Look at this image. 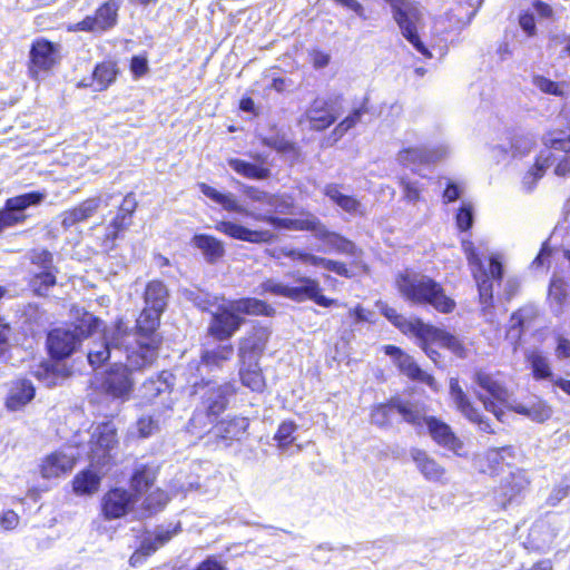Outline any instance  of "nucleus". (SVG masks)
Returning <instances> with one entry per match:
<instances>
[{"label": "nucleus", "instance_id": "f257e3e1", "mask_svg": "<svg viewBox=\"0 0 570 570\" xmlns=\"http://www.w3.org/2000/svg\"><path fill=\"white\" fill-rule=\"evenodd\" d=\"M198 187L206 197L222 205L225 210L249 216L258 220H267L279 228L317 230L326 239L327 244L335 247V249H348L353 246L348 239L341 235L325 230L316 218L303 222L273 217L272 213L287 214L291 212L293 200L286 195H273L253 186H244L243 193L246 198L258 204V207L252 210L240 205L230 193L223 194L205 183H200Z\"/></svg>", "mask_w": 570, "mask_h": 570}, {"label": "nucleus", "instance_id": "f03ea898", "mask_svg": "<svg viewBox=\"0 0 570 570\" xmlns=\"http://www.w3.org/2000/svg\"><path fill=\"white\" fill-rule=\"evenodd\" d=\"M542 142L544 148L538 155L535 163L523 177V185L531 190L542 178L546 170L554 165V174L559 177L570 175V134L563 130L548 131Z\"/></svg>", "mask_w": 570, "mask_h": 570}, {"label": "nucleus", "instance_id": "7ed1b4c3", "mask_svg": "<svg viewBox=\"0 0 570 570\" xmlns=\"http://www.w3.org/2000/svg\"><path fill=\"white\" fill-rule=\"evenodd\" d=\"M164 311H155L146 305L137 320V333L131 334L126 345V360L132 368L150 366L158 355L160 341L155 333Z\"/></svg>", "mask_w": 570, "mask_h": 570}, {"label": "nucleus", "instance_id": "20e7f679", "mask_svg": "<svg viewBox=\"0 0 570 570\" xmlns=\"http://www.w3.org/2000/svg\"><path fill=\"white\" fill-rule=\"evenodd\" d=\"M401 295L414 304H429L441 313H451L455 302L443 287L426 275L406 271L396 278Z\"/></svg>", "mask_w": 570, "mask_h": 570}, {"label": "nucleus", "instance_id": "39448f33", "mask_svg": "<svg viewBox=\"0 0 570 570\" xmlns=\"http://www.w3.org/2000/svg\"><path fill=\"white\" fill-rule=\"evenodd\" d=\"M271 309L272 308L263 301L256 298H243L229 302L227 305L220 306L218 311L213 314L208 332L217 340H228L242 324V318L238 313L268 315Z\"/></svg>", "mask_w": 570, "mask_h": 570}, {"label": "nucleus", "instance_id": "423d86ee", "mask_svg": "<svg viewBox=\"0 0 570 570\" xmlns=\"http://www.w3.org/2000/svg\"><path fill=\"white\" fill-rule=\"evenodd\" d=\"M99 321L92 315L86 316L82 325L73 327H59L48 334V348L52 357L65 358L70 356L86 335H92Z\"/></svg>", "mask_w": 570, "mask_h": 570}, {"label": "nucleus", "instance_id": "0eeeda50", "mask_svg": "<svg viewBox=\"0 0 570 570\" xmlns=\"http://www.w3.org/2000/svg\"><path fill=\"white\" fill-rule=\"evenodd\" d=\"M475 384L480 387L476 391L479 401L488 412L494 414L499 421H503L504 411L501 406L511 409L510 391L492 374L484 371H476L473 377Z\"/></svg>", "mask_w": 570, "mask_h": 570}, {"label": "nucleus", "instance_id": "6e6552de", "mask_svg": "<svg viewBox=\"0 0 570 570\" xmlns=\"http://www.w3.org/2000/svg\"><path fill=\"white\" fill-rule=\"evenodd\" d=\"M385 1L392 7L393 17L399 24L403 37L411 42L419 52L425 57H431V53L417 35L423 20V12L421 8L410 0Z\"/></svg>", "mask_w": 570, "mask_h": 570}, {"label": "nucleus", "instance_id": "1a4fd4ad", "mask_svg": "<svg viewBox=\"0 0 570 570\" xmlns=\"http://www.w3.org/2000/svg\"><path fill=\"white\" fill-rule=\"evenodd\" d=\"M469 263L476 281L480 299L488 304L492 299L493 285L491 279H499L502 275V264L498 256L489 252H470Z\"/></svg>", "mask_w": 570, "mask_h": 570}, {"label": "nucleus", "instance_id": "9d476101", "mask_svg": "<svg viewBox=\"0 0 570 570\" xmlns=\"http://www.w3.org/2000/svg\"><path fill=\"white\" fill-rule=\"evenodd\" d=\"M130 337L127 326L118 321L112 328L105 333L100 342H92L88 347L87 358L89 364L94 367L100 366L110 358L112 353L119 352L121 347L126 350Z\"/></svg>", "mask_w": 570, "mask_h": 570}, {"label": "nucleus", "instance_id": "9b49d317", "mask_svg": "<svg viewBox=\"0 0 570 570\" xmlns=\"http://www.w3.org/2000/svg\"><path fill=\"white\" fill-rule=\"evenodd\" d=\"M263 287L265 291L294 301L312 299L320 306L324 307L336 305L335 301L330 299L320 293L318 284L311 278H301L295 286H287L268 281L263 284Z\"/></svg>", "mask_w": 570, "mask_h": 570}, {"label": "nucleus", "instance_id": "f8f14e48", "mask_svg": "<svg viewBox=\"0 0 570 570\" xmlns=\"http://www.w3.org/2000/svg\"><path fill=\"white\" fill-rule=\"evenodd\" d=\"M430 343H438L461 358L468 357L470 353V347L459 337L444 330L425 324L419 338V345L424 350L426 355L435 362L439 354L429 346Z\"/></svg>", "mask_w": 570, "mask_h": 570}, {"label": "nucleus", "instance_id": "ddd939ff", "mask_svg": "<svg viewBox=\"0 0 570 570\" xmlns=\"http://www.w3.org/2000/svg\"><path fill=\"white\" fill-rule=\"evenodd\" d=\"M117 445V429L112 423L107 422L95 426L90 438V460L92 464H106Z\"/></svg>", "mask_w": 570, "mask_h": 570}, {"label": "nucleus", "instance_id": "4468645a", "mask_svg": "<svg viewBox=\"0 0 570 570\" xmlns=\"http://www.w3.org/2000/svg\"><path fill=\"white\" fill-rule=\"evenodd\" d=\"M120 2L118 0H107L92 16H87L79 21L72 30L87 31L92 33H102L117 24Z\"/></svg>", "mask_w": 570, "mask_h": 570}, {"label": "nucleus", "instance_id": "2eb2a0df", "mask_svg": "<svg viewBox=\"0 0 570 570\" xmlns=\"http://www.w3.org/2000/svg\"><path fill=\"white\" fill-rule=\"evenodd\" d=\"M422 424L426 425L431 438L438 445L451 451L458 456H466L463 441L454 434L450 425L433 416H425L423 409L420 425Z\"/></svg>", "mask_w": 570, "mask_h": 570}, {"label": "nucleus", "instance_id": "dca6fc26", "mask_svg": "<svg viewBox=\"0 0 570 570\" xmlns=\"http://www.w3.org/2000/svg\"><path fill=\"white\" fill-rule=\"evenodd\" d=\"M139 370L132 368L128 361L126 365L115 363L106 373L104 390L115 399L128 400L134 389L131 372Z\"/></svg>", "mask_w": 570, "mask_h": 570}, {"label": "nucleus", "instance_id": "f3484780", "mask_svg": "<svg viewBox=\"0 0 570 570\" xmlns=\"http://www.w3.org/2000/svg\"><path fill=\"white\" fill-rule=\"evenodd\" d=\"M450 400L458 412H460L466 420L476 424L479 429L487 433H492L490 423L482 417L478 409L473 405L469 395L460 385L458 379L452 377L449 383Z\"/></svg>", "mask_w": 570, "mask_h": 570}, {"label": "nucleus", "instance_id": "a211bd4d", "mask_svg": "<svg viewBox=\"0 0 570 570\" xmlns=\"http://www.w3.org/2000/svg\"><path fill=\"white\" fill-rule=\"evenodd\" d=\"M396 410L406 421L413 425L421 424L422 409L409 402L392 400L389 404H380L372 410L371 421L377 426H385L390 422V413Z\"/></svg>", "mask_w": 570, "mask_h": 570}, {"label": "nucleus", "instance_id": "6ab92c4d", "mask_svg": "<svg viewBox=\"0 0 570 570\" xmlns=\"http://www.w3.org/2000/svg\"><path fill=\"white\" fill-rule=\"evenodd\" d=\"M191 384L196 389V394L199 393V390H205L202 393L203 405L206 416L212 422L225 410L227 404L226 396L233 393V386L227 383L222 385L206 383L204 386H200L197 379L191 381Z\"/></svg>", "mask_w": 570, "mask_h": 570}, {"label": "nucleus", "instance_id": "aec40b11", "mask_svg": "<svg viewBox=\"0 0 570 570\" xmlns=\"http://www.w3.org/2000/svg\"><path fill=\"white\" fill-rule=\"evenodd\" d=\"M79 452L73 446H66L48 454L40 465L41 475L46 479L58 478L75 466Z\"/></svg>", "mask_w": 570, "mask_h": 570}, {"label": "nucleus", "instance_id": "412c9836", "mask_svg": "<svg viewBox=\"0 0 570 570\" xmlns=\"http://www.w3.org/2000/svg\"><path fill=\"white\" fill-rule=\"evenodd\" d=\"M136 502V495L129 491L115 488L106 492L101 498V512L106 520H115L125 517L131 511Z\"/></svg>", "mask_w": 570, "mask_h": 570}, {"label": "nucleus", "instance_id": "4be33fe9", "mask_svg": "<svg viewBox=\"0 0 570 570\" xmlns=\"http://www.w3.org/2000/svg\"><path fill=\"white\" fill-rule=\"evenodd\" d=\"M268 338L269 332L266 327H257L247 333L239 342V362L250 366L252 364L259 363Z\"/></svg>", "mask_w": 570, "mask_h": 570}, {"label": "nucleus", "instance_id": "5701e85b", "mask_svg": "<svg viewBox=\"0 0 570 570\" xmlns=\"http://www.w3.org/2000/svg\"><path fill=\"white\" fill-rule=\"evenodd\" d=\"M59 45L45 39L36 40L30 49L31 71L50 70L59 60Z\"/></svg>", "mask_w": 570, "mask_h": 570}, {"label": "nucleus", "instance_id": "b1692460", "mask_svg": "<svg viewBox=\"0 0 570 570\" xmlns=\"http://www.w3.org/2000/svg\"><path fill=\"white\" fill-rule=\"evenodd\" d=\"M338 111L334 104L315 99L305 112V119L308 121L309 128L313 130H324L328 128L337 119Z\"/></svg>", "mask_w": 570, "mask_h": 570}, {"label": "nucleus", "instance_id": "393cba45", "mask_svg": "<svg viewBox=\"0 0 570 570\" xmlns=\"http://www.w3.org/2000/svg\"><path fill=\"white\" fill-rule=\"evenodd\" d=\"M448 154L449 149L444 145L435 148L413 147L401 150L399 153V161L405 166L432 164L443 159Z\"/></svg>", "mask_w": 570, "mask_h": 570}, {"label": "nucleus", "instance_id": "a878e982", "mask_svg": "<svg viewBox=\"0 0 570 570\" xmlns=\"http://www.w3.org/2000/svg\"><path fill=\"white\" fill-rule=\"evenodd\" d=\"M234 355L232 344L218 345L215 348L203 352L200 362L195 365L197 376L204 381L205 374L223 367L224 363L229 361Z\"/></svg>", "mask_w": 570, "mask_h": 570}, {"label": "nucleus", "instance_id": "bb28decb", "mask_svg": "<svg viewBox=\"0 0 570 570\" xmlns=\"http://www.w3.org/2000/svg\"><path fill=\"white\" fill-rule=\"evenodd\" d=\"M323 193L333 204L346 214L353 217H363L366 215V207L362 202L355 196L342 193L340 185L333 183L326 184L323 188Z\"/></svg>", "mask_w": 570, "mask_h": 570}, {"label": "nucleus", "instance_id": "cd10ccee", "mask_svg": "<svg viewBox=\"0 0 570 570\" xmlns=\"http://www.w3.org/2000/svg\"><path fill=\"white\" fill-rule=\"evenodd\" d=\"M410 454L413 462L415 463L416 469L426 480L445 483V468L441 465L434 458L429 455L428 452L420 449H412Z\"/></svg>", "mask_w": 570, "mask_h": 570}, {"label": "nucleus", "instance_id": "c85d7f7f", "mask_svg": "<svg viewBox=\"0 0 570 570\" xmlns=\"http://www.w3.org/2000/svg\"><path fill=\"white\" fill-rule=\"evenodd\" d=\"M101 205V197L87 198L77 206L60 214L61 225L65 229L76 226L92 217Z\"/></svg>", "mask_w": 570, "mask_h": 570}, {"label": "nucleus", "instance_id": "c756f323", "mask_svg": "<svg viewBox=\"0 0 570 570\" xmlns=\"http://www.w3.org/2000/svg\"><path fill=\"white\" fill-rule=\"evenodd\" d=\"M32 261L33 263L41 264L43 271L35 275L31 281V286L37 295L43 296L47 294L49 287L53 286L56 283V276L52 273L50 252H40L32 258Z\"/></svg>", "mask_w": 570, "mask_h": 570}, {"label": "nucleus", "instance_id": "7c9ffc66", "mask_svg": "<svg viewBox=\"0 0 570 570\" xmlns=\"http://www.w3.org/2000/svg\"><path fill=\"white\" fill-rule=\"evenodd\" d=\"M528 483V479L522 471L510 473L499 488L498 503L505 508L509 502L527 488Z\"/></svg>", "mask_w": 570, "mask_h": 570}, {"label": "nucleus", "instance_id": "2f4dec72", "mask_svg": "<svg viewBox=\"0 0 570 570\" xmlns=\"http://www.w3.org/2000/svg\"><path fill=\"white\" fill-rule=\"evenodd\" d=\"M381 308L382 314L391 321L402 333L411 334L417 340L420 338L425 323L419 318L407 320L400 315L395 308L387 306L384 303L377 304Z\"/></svg>", "mask_w": 570, "mask_h": 570}, {"label": "nucleus", "instance_id": "473e14b6", "mask_svg": "<svg viewBox=\"0 0 570 570\" xmlns=\"http://www.w3.org/2000/svg\"><path fill=\"white\" fill-rule=\"evenodd\" d=\"M217 229L232 238L248 240L252 243L266 242L272 236L269 232L250 230L242 225L232 222H220L217 225Z\"/></svg>", "mask_w": 570, "mask_h": 570}, {"label": "nucleus", "instance_id": "72a5a7b5", "mask_svg": "<svg viewBox=\"0 0 570 570\" xmlns=\"http://www.w3.org/2000/svg\"><path fill=\"white\" fill-rule=\"evenodd\" d=\"M35 397V387L27 380L14 382L10 389L6 405L11 411H17Z\"/></svg>", "mask_w": 570, "mask_h": 570}, {"label": "nucleus", "instance_id": "f704fd0d", "mask_svg": "<svg viewBox=\"0 0 570 570\" xmlns=\"http://www.w3.org/2000/svg\"><path fill=\"white\" fill-rule=\"evenodd\" d=\"M524 357L535 380L552 381L553 373L547 355L541 351L533 348L527 351Z\"/></svg>", "mask_w": 570, "mask_h": 570}, {"label": "nucleus", "instance_id": "c9c22d12", "mask_svg": "<svg viewBox=\"0 0 570 570\" xmlns=\"http://www.w3.org/2000/svg\"><path fill=\"white\" fill-rule=\"evenodd\" d=\"M173 537L169 530H159L155 538L147 537L142 540L140 548L130 557V564L137 566L142 559L155 552L160 546L168 542Z\"/></svg>", "mask_w": 570, "mask_h": 570}, {"label": "nucleus", "instance_id": "e433bc0d", "mask_svg": "<svg viewBox=\"0 0 570 570\" xmlns=\"http://www.w3.org/2000/svg\"><path fill=\"white\" fill-rule=\"evenodd\" d=\"M101 475L92 469L83 470L72 480V489L77 495H91L99 490Z\"/></svg>", "mask_w": 570, "mask_h": 570}, {"label": "nucleus", "instance_id": "4c0bfd02", "mask_svg": "<svg viewBox=\"0 0 570 570\" xmlns=\"http://www.w3.org/2000/svg\"><path fill=\"white\" fill-rule=\"evenodd\" d=\"M538 316V308L534 305H525L512 314L508 335L519 338L521 332L531 325Z\"/></svg>", "mask_w": 570, "mask_h": 570}, {"label": "nucleus", "instance_id": "58836bf2", "mask_svg": "<svg viewBox=\"0 0 570 570\" xmlns=\"http://www.w3.org/2000/svg\"><path fill=\"white\" fill-rule=\"evenodd\" d=\"M509 458H512L511 448L490 449L479 459V466L482 472L494 474Z\"/></svg>", "mask_w": 570, "mask_h": 570}, {"label": "nucleus", "instance_id": "ea45409f", "mask_svg": "<svg viewBox=\"0 0 570 570\" xmlns=\"http://www.w3.org/2000/svg\"><path fill=\"white\" fill-rule=\"evenodd\" d=\"M397 367L400 371L409 376L412 380H417L420 382H423L431 386L432 389L436 390L435 380L430 374L423 372L417 364L413 361V358L406 354L400 357V360L396 362Z\"/></svg>", "mask_w": 570, "mask_h": 570}, {"label": "nucleus", "instance_id": "a19ab883", "mask_svg": "<svg viewBox=\"0 0 570 570\" xmlns=\"http://www.w3.org/2000/svg\"><path fill=\"white\" fill-rule=\"evenodd\" d=\"M249 423L246 417H233L222 421L217 426V435L224 440H239L246 432Z\"/></svg>", "mask_w": 570, "mask_h": 570}, {"label": "nucleus", "instance_id": "79ce46f5", "mask_svg": "<svg viewBox=\"0 0 570 570\" xmlns=\"http://www.w3.org/2000/svg\"><path fill=\"white\" fill-rule=\"evenodd\" d=\"M511 410L519 414L525 415L538 423L546 422L552 415L551 406L541 400L532 403L530 406L515 404L511 406Z\"/></svg>", "mask_w": 570, "mask_h": 570}, {"label": "nucleus", "instance_id": "37998d69", "mask_svg": "<svg viewBox=\"0 0 570 570\" xmlns=\"http://www.w3.org/2000/svg\"><path fill=\"white\" fill-rule=\"evenodd\" d=\"M168 292L160 282H150L145 292V303L151 309L164 311L167 305Z\"/></svg>", "mask_w": 570, "mask_h": 570}, {"label": "nucleus", "instance_id": "c03bdc74", "mask_svg": "<svg viewBox=\"0 0 570 570\" xmlns=\"http://www.w3.org/2000/svg\"><path fill=\"white\" fill-rule=\"evenodd\" d=\"M118 73L116 63L104 61L98 63L92 72V80L96 82V91L106 90L115 80Z\"/></svg>", "mask_w": 570, "mask_h": 570}, {"label": "nucleus", "instance_id": "a18cd8bd", "mask_svg": "<svg viewBox=\"0 0 570 570\" xmlns=\"http://www.w3.org/2000/svg\"><path fill=\"white\" fill-rule=\"evenodd\" d=\"M239 375L242 383L252 391H262L265 386L259 363L252 364V366L249 364L244 365L240 363Z\"/></svg>", "mask_w": 570, "mask_h": 570}, {"label": "nucleus", "instance_id": "49530a36", "mask_svg": "<svg viewBox=\"0 0 570 570\" xmlns=\"http://www.w3.org/2000/svg\"><path fill=\"white\" fill-rule=\"evenodd\" d=\"M532 85L542 94L556 97H564L568 92L567 81H553L544 76L535 75L532 77Z\"/></svg>", "mask_w": 570, "mask_h": 570}, {"label": "nucleus", "instance_id": "de8ad7c7", "mask_svg": "<svg viewBox=\"0 0 570 570\" xmlns=\"http://www.w3.org/2000/svg\"><path fill=\"white\" fill-rule=\"evenodd\" d=\"M228 165L239 175L252 179H265L269 176V170L258 167L254 164L237 159H228Z\"/></svg>", "mask_w": 570, "mask_h": 570}, {"label": "nucleus", "instance_id": "09e8293b", "mask_svg": "<svg viewBox=\"0 0 570 570\" xmlns=\"http://www.w3.org/2000/svg\"><path fill=\"white\" fill-rule=\"evenodd\" d=\"M46 197L45 193L32 191L7 199V206L16 212L23 213L28 207L39 205Z\"/></svg>", "mask_w": 570, "mask_h": 570}, {"label": "nucleus", "instance_id": "8fccbe9b", "mask_svg": "<svg viewBox=\"0 0 570 570\" xmlns=\"http://www.w3.org/2000/svg\"><path fill=\"white\" fill-rule=\"evenodd\" d=\"M169 501V497L166 492L160 489L151 491L144 500V512L142 517L151 515L160 511Z\"/></svg>", "mask_w": 570, "mask_h": 570}, {"label": "nucleus", "instance_id": "3c124183", "mask_svg": "<svg viewBox=\"0 0 570 570\" xmlns=\"http://www.w3.org/2000/svg\"><path fill=\"white\" fill-rule=\"evenodd\" d=\"M159 432V421L151 415H141L137 419L134 431L138 438L147 439Z\"/></svg>", "mask_w": 570, "mask_h": 570}, {"label": "nucleus", "instance_id": "603ef678", "mask_svg": "<svg viewBox=\"0 0 570 570\" xmlns=\"http://www.w3.org/2000/svg\"><path fill=\"white\" fill-rule=\"evenodd\" d=\"M62 365L60 364H50L45 363L41 364L38 370L35 372V375L38 380L42 381L46 385L51 386L56 385L59 377L67 376V374H61Z\"/></svg>", "mask_w": 570, "mask_h": 570}, {"label": "nucleus", "instance_id": "864d4df0", "mask_svg": "<svg viewBox=\"0 0 570 570\" xmlns=\"http://www.w3.org/2000/svg\"><path fill=\"white\" fill-rule=\"evenodd\" d=\"M303 258L307 263H311L313 265L322 266L323 268L328 269V271H333V272L337 273L338 275H343V276H346V277H351V276L354 275V272H352L350 268H347L345 266V264L340 263V262H335V261H331V259H324V258H316V257L311 256V255H305Z\"/></svg>", "mask_w": 570, "mask_h": 570}, {"label": "nucleus", "instance_id": "5fc2aeb1", "mask_svg": "<svg viewBox=\"0 0 570 570\" xmlns=\"http://www.w3.org/2000/svg\"><path fill=\"white\" fill-rule=\"evenodd\" d=\"M363 110L361 108L353 110L347 117H345L332 131L331 136L337 141L341 139L350 129L354 128L362 119Z\"/></svg>", "mask_w": 570, "mask_h": 570}, {"label": "nucleus", "instance_id": "6e6d98bb", "mask_svg": "<svg viewBox=\"0 0 570 570\" xmlns=\"http://www.w3.org/2000/svg\"><path fill=\"white\" fill-rule=\"evenodd\" d=\"M534 146V139L530 134H514L511 138V150L513 155H527Z\"/></svg>", "mask_w": 570, "mask_h": 570}, {"label": "nucleus", "instance_id": "4d7b16f0", "mask_svg": "<svg viewBox=\"0 0 570 570\" xmlns=\"http://www.w3.org/2000/svg\"><path fill=\"white\" fill-rule=\"evenodd\" d=\"M568 296V287L561 278H553L549 287V298L556 303L558 309L562 308V305Z\"/></svg>", "mask_w": 570, "mask_h": 570}, {"label": "nucleus", "instance_id": "13d9d810", "mask_svg": "<svg viewBox=\"0 0 570 570\" xmlns=\"http://www.w3.org/2000/svg\"><path fill=\"white\" fill-rule=\"evenodd\" d=\"M296 429L297 425L293 421H285L279 425L274 440L278 442L281 449H286L294 441L292 435Z\"/></svg>", "mask_w": 570, "mask_h": 570}, {"label": "nucleus", "instance_id": "bf43d9fd", "mask_svg": "<svg viewBox=\"0 0 570 570\" xmlns=\"http://www.w3.org/2000/svg\"><path fill=\"white\" fill-rule=\"evenodd\" d=\"M153 483L154 474L147 469L137 471L131 478V487L137 494L148 491Z\"/></svg>", "mask_w": 570, "mask_h": 570}, {"label": "nucleus", "instance_id": "052dcab7", "mask_svg": "<svg viewBox=\"0 0 570 570\" xmlns=\"http://www.w3.org/2000/svg\"><path fill=\"white\" fill-rule=\"evenodd\" d=\"M26 220L23 213L11 209L7 204L4 208L0 210V232L4 228L21 224Z\"/></svg>", "mask_w": 570, "mask_h": 570}, {"label": "nucleus", "instance_id": "680f3d73", "mask_svg": "<svg viewBox=\"0 0 570 570\" xmlns=\"http://www.w3.org/2000/svg\"><path fill=\"white\" fill-rule=\"evenodd\" d=\"M127 226H129V222H124L122 216H116L106 227L104 246H108L109 243L114 242Z\"/></svg>", "mask_w": 570, "mask_h": 570}, {"label": "nucleus", "instance_id": "e2e57ef3", "mask_svg": "<svg viewBox=\"0 0 570 570\" xmlns=\"http://www.w3.org/2000/svg\"><path fill=\"white\" fill-rule=\"evenodd\" d=\"M473 224V207L471 204L463 203L456 214V225L459 229L466 230Z\"/></svg>", "mask_w": 570, "mask_h": 570}, {"label": "nucleus", "instance_id": "0e129e2a", "mask_svg": "<svg viewBox=\"0 0 570 570\" xmlns=\"http://www.w3.org/2000/svg\"><path fill=\"white\" fill-rule=\"evenodd\" d=\"M400 185L404 193V198L410 203H416L420 199L422 188L417 183L407 180L405 178L400 179Z\"/></svg>", "mask_w": 570, "mask_h": 570}, {"label": "nucleus", "instance_id": "69168bd1", "mask_svg": "<svg viewBox=\"0 0 570 570\" xmlns=\"http://www.w3.org/2000/svg\"><path fill=\"white\" fill-rule=\"evenodd\" d=\"M193 244L198 249H223L220 242L209 235H196Z\"/></svg>", "mask_w": 570, "mask_h": 570}, {"label": "nucleus", "instance_id": "338daca9", "mask_svg": "<svg viewBox=\"0 0 570 570\" xmlns=\"http://www.w3.org/2000/svg\"><path fill=\"white\" fill-rule=\"evenodd\" d=\"M136 207H137V202H136L134 195L129 194L122 199V203H121L116 216H122L124 222H129V224H130L131 215L135 212Z\"/></svg>", "mask_w": 570, "mask_h": 570}, {"label": "nucleus", "instance_id": "774afa93", "mask_svg": "<svg viewBox=\"0 0 570 570\" xmlns=\"http://www.w3.org/2000/svg\"><path fill=\"white\" fill-rule=\"evenodd\" d=\"M161 383L156 380H149L141 386L142 397L150 401L161 392Z\"/></svg>", "mask_w": 570, "mask_h": 570}]
</instances>
